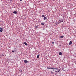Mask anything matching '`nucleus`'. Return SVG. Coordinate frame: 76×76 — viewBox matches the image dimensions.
Wrapping results in <instances>:
<instances>
[{
	"mask_svg": "<svg viewBox=\"0 0 76 76\" xmlns=\"http://www.w3.org/2000/svg\"><path fill=\"white\" fill-rule=\"evenodd\" d=\"M53 71H55V72L57 73L58 72H60V69L57 68H53Z\"/></svg>",
	"mask_w": 76,
	"mask_h": 76,
	"instance_id": "obj_1",
	"label": "nucleus"
},
{
	"mask_svg": "<svg viewBox=\"0 0 76 76\" xmlns=\"http://www.w3.org/2000/svg\"><path fill=\"white\" fill-rule=\"evenodd\" d=\"M59 23H61V22H63V21H64V20L61 18V19L59 20Z\"/></svg>",
	"mask_w": 76,
	"mask_h": 76,
	"instance_id": "obj_2",
	"label": "nucleus"
},
{
	"mask_svg": "<svg viewBox=\"0 0 76 76\" xmlns=\"http://www.w3.org/2000/svg\"><path fill=\"white\" fill-rule=\"evenodd\" d=\"M54 68H50V67H47V69H53V70H54Z\"/></svg>",
	"mask_w": 76,
	"mask_h": 76,
	"instance_id": "obj_3",
	"label": "nucleus"
},
{
	"mask_svg": "<svg viewBox=\"0 0 76 76\" xmlns=\"http://www.w3.org/2000/svg\"><path fill=\"white\" fill-rule=\"evenodd\" d=\"M0 32H3V29L2 28H1V27H0Z\"/></svg>",
	"mask_w": 76,
	"mask_h": 76,
	"instance_id": "obj_4",
	"label": "nucleus"
},
{
	"mask_svg": "<svg viewBox=\"0 0 76 76\" xmlns=\"http://www.w3.org/2000/svg\"><path fill=\"white\" fill-rule=\"evenodd\" d=\"M71 44H72V41H70L69 42V45H71Z\"/></svg>",
	"mask_w": 76,
	"mask_h": 76,
	"instance_id": "obj_5",
	"label": "nucleus"
},
{
	"mask_svg": "<svg viewBox=\"0 0 76 76\" xmlns=\"http://www.w3.org/2000/svg\"><path fill=\"white\" fill-rule=\"evenodd\" d=\"M24 63H28V61H27V60H25L24 61Z\"/></svg>",
	"mask_w": 76,
	"mask_h": 76,
	"instance_id": "obj_6",
	"label": "nucleus"
},
{
	"mask_svg": "<svg viewBox=\"0 0 76 76\" xmlns=\"http://www.w3.org/2000/svg\"><path fill=\"white\" fill-rule=\"evenodd\" d=\"M23 44H25V45H28V44H27L26 42H23Z\"/></svg>",
	"mask_w": 76,
	"mask_h": 76,
	"instance_id": "obj_7",
	"label": "nucleus"
},
{
	"mask_svg": "<svg viewBox=\"0 0 76 76\" xmlns=\"http://www.w3.org/2000/svg\"><path fill=\"white\" fill-rule=\"evenodd\" d=\"M62 54H63V53H62L61 52H60L59 53V55H60V56H61V55H62Z\"/></svg>",
	"mask_w": 76,
	"mask_h": 76,
	"instance_id": "obj_8",
	"label": "nucleus"
},
{
	"mask_svg": "<svg viewBox=\"0 0 76 76\" xmlns=\"http://www.w3.org/2000/svg\"><path fill=\"white\" fill-rule=\"evenodd\" d=\"M13 13H14L15 14H17V12L14 11L13 12Z\"/></svg>",
	"mask_w": 76,
	"mask_h": 76,
	"instance_id": "obj_9",
	"label": "nucleus"
},
{
	"mask_svg": "<svg viewBox=\"0 0 76 76\" xmlns=\"http://www.w3.org/2000/svg\"><path fill=\"white\" fill-rule=\"evenodd\" d=\"M47 18H46V17H45L44 18V20H47Z\"/></svg>",
	"mask_w": 76,
	"mask_h": 76,
	"instance_id": "obj_10",
	"label": "nucleus"
},
{
	"mask_svg": "<svg viewBox=\"0 0 76 76\" xmlns=\"http://www.w3.org/2000/svg\"><path fill=\"white\" fill-rule=\"evenodd\" d=\"M63 37H64V36H61L60 37V38H61V39L63 38Z\"/></svg>",
	"mask_w": 76,
	"mask_h": 76,
	"instance_id": "obj_11",
	"label": "nucleus"
},
{
	"mask_svg": "<svg viewBox=\"0 0 76 76\" xmlns=\"http://www.w3.org/2000/svg\"><path fill=\"white\" fill-rule=\"evenodd\" d=\"M41 24L43 26H44V23H41Z\"/></svg>",
	"mask_w": 76,
	"mask_h": 76,
	"instance_id": "obj_12",
	"label": "nucleus"
},
{
	"mask_svg": "<svg viewBox=\"0 0 76 76\" xmlns=\"http://www.w3.org/2000/svg\"><path fill=\"white\" fill-rule=\"evenodd\" d=\"M39 55H38L37 56V58H39Z\"/></svg>",
	"mask_w": 76,
	"mask_h": 76,
	"instance_id": "obj_13",
	"label": "nucleus"
},
{
	"mask_svg": "<svg viewBox=\"0 0 76 76\" xmlns=\"http://www.w3.org/2000/svg\"><path fill=\"white\" fill-rule=\"evenodd\" d=\"M51 73L52 74H54V72L53 71H51Z\"/></svg>",
	"mask_w": 76,
	"mask_h": 76,
	"instance_id": "obj_14",
	"label": "nucleus"
},
{
	"mask_svg": "<svg viewBox=\"0 0 76 76\" xmlns=\"http://www.w3.org/2000/svg\"><path fill=\"white\" fill-rule=\"evenodd\" d=\"M42 17H43V18H44V17H45V15H42Z\"/></svg>",
	"mask_w": 76,
	"mask_h": 76,
	"instance_id": "obj_15",
	"label": "nucleus"
},
{
	"mask_svg": "<svg viewBox=\"0 0 76 76\" xmlns=\"http://www.w3.org/2000/svg\"><path fill=\"white\" fill-rule=\"evenodd\" d=\"M35 28H38V26H35Z\"/></svg>",
	"mask_w": 76,
	"mask_h": 76,
	"instance_id": "obj_16",
	"label": "nucleus"
},
{
	"mask_svg": "<svg viewBox=\"0 0 76 76\" xmlns=\"http://www.w3.org/2000/svg\"><path fill=\"white\" fill-rule=\"evenodd\" d=\"M12 53H15V51H13V50H12Z\"/></svg>",
	"mask_w": 76,
	"mask_h": 76,
	"instance_id": "obj_17",
	"label": "nucleus"
},
{
	"mask_svg": "<svg viewBox=\"0 0 76 76\" xmlns=\"http://www.w3.org/2000/svg\"><path fill=\"white\" fill-rule=\"evenodd\" d=\"M22 0H20V1H22Z\"/></svg>",
	"mask_w": 76,
	"mask_h": 76,
	"instance_id": "obj_18",
	"label": "nucleus"
},
{
	"mask_svg": "<svg viewBox=\"0 0 76 76\" xmlns=\"http://www.w3.org/2000/svg\"><path fill=\"white\" fill-rule=\"evenodd\" d=\"M52 44H54V42H53Z\"/></svg>",
	"mask_w": 76,
	"mask_h": 76,
	"instance_id": "obj_19",
	"label": "nucleus"
},
{
	"mask_svg": "<svg viewBox=\"0 0 76 76\" xmlns=\"http://www.w3.org/2000/svg\"><path fill=\"white\" fill-rule=\"evenodd\" d=\"M56 25H57V23H56Z\"/></svg>",
	"mask_w": 76,
	"mask_h": 76,
	"instance_id": "obj_20",
	"label": "nucleus"
},
{
	"mask_svg": "<svg viewBox=\"0 0 76 76\" xmlns=\"http://www.w3.org/2000/svg\"><path fill=\"white\" fill-rule=\"evenodd\" d=\"M63 69H64V68H63L62 69L63 70H63Z\"/></svg>",
	"mask_w": 76,
	"mask_h": 76,
	"instance_id": "obj_21",
	"label": "nucleus"
},
{
	"mask_svg": "<svg viewBox=\"0 0 76 76\" xmlns=\"http://www.w3.org/2000/svg\"><path fill=\"white\" fill-rule=\"evenodd\" d=\"M3 56H4V55H3Z\"/></svg>",
	"mask_w": 76,
	"mask_h": 76,
	"instance_id": "obj_22",
	"label": "nucleus"
}]
</instances>
